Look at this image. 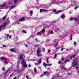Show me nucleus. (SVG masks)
Listing matches in <instances>:
<instances>
[{
	"instance_id": "nucleus-1",
	"label": "nucleus",
	"mask_w": 79,
	"mask_h": 79,
	"mask_svg": "<svg viewBox=\"0 0 79 79\" xmlns=\"http://www.w3.org/2000/svg\"><path fill=\"white\" fill-rule=\"evenodd\" d=\"M77 59V58H75L73 60V62L72 63V65L73 67H75L76 65H77L78 62H77V61H76Z\"/></svg>"
},
{
	"instance_id": "nucleus-2",
	"label": "nucleus",
	"mask_w": 79,
	"mask_h": 79,
	"mask_svg": "<svg viewBox=\"0 0 79 79\" xmlns=\"http://www.w3.org/2000/svg\"><path fill=\"white\" fill-rule=\"evenodd\" d=\"M69 60L68 59H66L65 60H64V59H62L60 61L58 62V64H63V63H66L67 62H69Z\"/></svg>"
},
{
	"instance_id": "nucleus-3",
	"label": "nucleus",
	"mask_w": 79,
	"mask_h": 79,
	"mask_svg": "<svg viewBox=\"0 0 79 79\" xmlns=\"http://www.w3.org/2000/svg\"><path fill=\"white\" fill-rule=\"evenodd\" d=\"M26 60H22V61L21 64L23 65V67H25V68H27V64H26Z\"/></svg>"
},
{
	"instance_id": "nucleus-4",
	"label": "nucleus",
	"mask_w": 79,
	"mask_h": 79,
	"mask_svg": "<svg viewBox=\"0 0 79 79\" xmlns=\"http://www.w3.org/2000/svg\"><path fill=\"white\" fill-rule=\"evenodd\" d=\"M63 2H64L59 1V0H58V1L54 0L52 2V3H53V4L56 3V4H57V5H59V3H63Z\"/></svg>"
},
{
	"instance_id": "nucleus-5",
	"label": "nucleus",
	"mask_w": 79,
	"mask_h": 79,
	"mask_svg": "<svg viewBox=\"0 0 79 79\" xmlns=\"http://www.w3.org/2000/svg\"><path fill=\"white\" fill-rule=\"evenodd\" d=\"M6 25V23H5L3 25H2L0 26V32L2 31V30L5 29Z\"/></svg>"
},
{
	"instance_id": "nucleus-6",
	"label": "nucleus",
	"mask_w": 79,
	"mask_h": 79,
	"mask_svg": "<svg viewBox=\"0 0 79 79\" xmlns=\"http://www.w3.org/2000/svg\"><path fill=\"white\" fill-rule=\"evenodd\" d=\"M37 55L38 56H40V53H41V49L38 48L37 51Z\"/></svg>"
},
{
	"instance_id": "nucleus-7",
	"label": "nucleus",
	"mask_w": 79,
	"mask_h": 79,
	"mask_svg": "<svg viewBox=\"0 0 79 79\" xmlns=\"http://www.w3.org/2000/svg\"><path fill=\"white\" fill-rule=\"evenodd\" d=\"M45 31V29L44 28V27L43 28V29L42 30V31H40V32H38L36 34V35H40L41 34V32H44Z\"/></svg>"
},
{
	"instance_id": "nucleus-8",
	"label": "nucleus",
	"mask_w": 79,
	"mask_h": 79,
	"mask_svg": "<svg viewBox=\"0 0 79 79\" xmlns=\"http://www.w3.org/2000/svg\"><path fill=\"white\" fill-rule=\"evenodd\" d=\"M41 59H40L38 61H37L38 63H35V65H38V64H39L40 63H41Z\"/></svg>"
},
{
	"instance_id": "nucleus-9",
	"label": "nucleus",
	"mask_w": 79,
	"mask_h": 79,
	"mask_svg": "<svg viewBox=\"0 0 79 79\" xmlns=\"http://www.w3.org/2000/svg\"><path fill=\"white\" fill-rule=\"evenodd\" d=\"M20 1H21V0H14V3L15 4L17 2H19Z\"/></svg>"
},
{
	"instance_id": "nucleus-10",
	"label": "nucleus",
	"mask_w": 79,
	"mask_h": 79,
	"mask_svg": "<svg viewBox=\"0 0 79 79\" xmlns=\"http://www.w3.org/2000/svg\"><path fill=\"white\" fill-rule=\"evenodd\" d=\"M23 55L21 54L20 55V56L19 57V60H23Z\"/></svg>"
},
{
	"instance_id": "nucleus-11",
	"label": "nucleus",
	"mask_w": 79,
	"mask_h": 79,
	"mask_svg": "<svg viewBox=\"0 0 79 79\" xmlns=\"http://www.w3.org/2000/svg\"><path fill=\"white\" fill-rule=\"evenodd\" d=\"M19 21H24V18L22 17L21 19H19Z\"/></svg>"
},
{
	"instance_id": "nucleus-12",
	"label": "nucleus",
	"mask_w": 79,
	"mask_h": 79,
	"mask_svg": "<svg viewBox=\"0 0 79 79\" xmlns=\"http://www.w3.org/2000/svg\"><path fill=\"white\" fill-rule=\"evenodd\" d=\"M53 34V31H51L48 33V34Z\"/></svg>"
},
{
	"instance_id": "nucleus-13",
	"label": "nucleus",
	"mask_w": 79,
	"mask_h": 79,
	"mask_svg": "<svg viewBox=\"0 0 79 79\" xmlns=\"http://www.w3.org/2000/svg\"><path fill=\"white\" fill-rule=\"evenodd\" d=\"M60 17L62 18V19H64V18H65V15H61Z\"/></svg>"
},
{
	"instance_id": "nucleus-14",
	"label": "nucleus",
	"mask_w": 79,
	"mask_h": 79,
	"mask_svg": "<svg viewBox=\"0 0 79 79\" xmlns=\"http://www.w3.org/2000/svg\"><path fill=\"white\" fill-rule=\"evenodd\" d=\"M73 20H74V21H78V22H79V20H78L77 19V18H73Z\"/></svg>"
},
{
	"instance_id": "nucleus-15",
	"label": "nucleus",
	"mask_w": 79,
	"mask_h": 79,
	"mask_svg": "<svg viewBox=\"0 0 79 79\" xmlns=\"http://www.w3.org/2000/svg\"><path fill=\"white\" fill-rule=\"evenodd\" d=\"M76 54H75L74 55L70 57V59H72L73 58H74L75 56H76Z\"/></svg>"
},
{
	"instance_id": "nucleus-16",
	"label": "nucleus",
	"mask_w": 79,
	"mask_h": 79,
	"mask_svg": "<svg viewBox=\"0 0 79 79\" xmlns=\"http://www.w3.org/2000/svg\"><path fill=\"white\" fill-rule=\"evenodd\" d=\"M6 5V4H2V5H1V7H4V6H5Z\"/></svg>"
},
{
	"instance_id": "nucleus-17",
	"label": "nucleus",
	"mask_w": 79,
	"mask_h": 79,
	"mask_svg": "<svg viewBox=\"0 0 79 79\" xmlns=\"http://www.w3.org/2000/svg\"><path fill=\"white\" fill-rule=\"evenodd\" d=\"M15 5L12 6L10 8V10L11 9H13V8H14L15 7Z\"/></svg>"
},
{
	"instance_id": "nucleus-18",
	"label": "nucleus",
	"mask_w": 79,
	"mask_h": 79,
	"mask_svg": "<svg viewBox=\"0 0 79 79\" xmlns=\"http://www.w3.org/2000/svg\"><path fill=\"white\" fill-rule=\"evenodd\" d=\"M50 41V39H47L46 40V42L47 43L49 42Z\"/></svg>"
},
{
	"instance_id": "nucleus-19",
	"label": "nucleus",
	"mask_w": 79,
	"mask_h": 79,
	"mask_svg": "<svg viewBox=\"0 0 79 79\" xmlns=\"http://www.w3.org/2000/svg\"><path fill=\"white\" fill-rule=\"evenodd\" d=\"M69 20H70V21H73V20H74V19L73 18L71 17L69 19Z\"/></svg>"
},
{
	"instance_id": "nucleus-20",
	"label": "nucleus",
	"mask_w": 79,
	"mask_h": 79,
	"mask_svg": "<svg viewBox=\"0 0 79 79\" xmlns=\"http://www.w3.org/2000/svg\"><path fill=\"white\" fill-rule=\"evenodd\" d=\"M19 24V23L17 21L15 22L14 23V24Z\"/></svg>"
},
{
	"instance_id": "nucleus-21",
	"label": "nucleus",
	"mask_w": 79,
	"mask_h": 79,
	"mask_svg": "<svg viewBox=\"0 0 79 79\" xmlns=\"http://www.w3.org/2000/svg\"><path fill=\"white\" fill-rule=\"evenodd\" d=\"M1 60H5V59L3 57H1Z\"/></svg>"
},
{
	"instance_id": "nucleus-22",
	"label": "nucleus",
	"mask_w": 79,
	"mask_h": 79,
	"mask_svg": "<svg viewBox=\"0 0 79 79\" xmlns=\"http://www.w3.org/2000/svg\"><path fill=\"white\" fill-rule=\"evenodd\" d=\"M60 31V29L59 28H57L56 29V30H55L56 32H57V31Z\"/></svg>"
},
{
	"instance_id": "nucleus-23",
	"label": "nucleus",
	"mask_w": 79,
	"mask_h": 79,
	"mask_svg": "<svg viewBox=\"0 0 79 79\" xmlns=\"http://www.w3.org/2000/svg\"><path fill=\"white\" fill-rule=\"evenodd\" d=\"M70 39L71 40H73V35H70Z\"/></svg>"
},
{
	"instance_id": "nucleus-24",
	"label": "nucleus",
	"mask_w": 79,
	"mask_h": 79,
	"mask_svg": "<svg viewBox=\"0 0 79 79\" xmlns=\"http://www.w3.org/2000/svg\"><path fill=\"white\" fill-rule=\"evenodd\" d=\"M47 64L45 63H43V65L44 66V67H45L46 66H47Z\"/></svg>"
},
{
	"instance_id": "nucleus-25",
	"label": "nucleus",
	"mask_w": 79,
	"mask_h": 79,
	"mask_svg": "<svg viewBox=\"0 0 79 79\" xmlns=\"http://www.w3.org/2000/svg\"><path fill=\"white\" fill-rule=\"evenodd\" d=\"M23 32V33H25V34H26V33H27V32H26V31L24 30H23L22 31Z\"/></svg>"
},
{
	"instance_id": "nucleus-26",
	"label": "nucleus",
	"mask_w": 79,
	"mask_h": 79,
	"mask_svg": "<svg viewBox=\"0 0 79 79\" xmlns=\"http://www.w3.org/2000/svg\"><path fill=\"white\" fill-rule=\"evenodd\" d=\"M10 50L12 52H14V49H10Z\"/></svg>"
},
{
	"instance_id": "nucleus-27",
	"label": "nucleus",
	"mask_w": 79,
	"mask_h": 79,
	"mask_svg": "<svg viewBox=\"0 0 79 79\" xmlns=\"http://www.w3.org/2000/svg\"><path fill=\"white\" fill-rule=\"evenodd\" d=\"M39 44H37V45H35V47H39Z\"/></svg>"
},
{
	"instance_id": "nucleus-28",
	"label": "nucleus",
	"mask_w": 79,
	"mask_h": 79,
	"mask_svg": "<svg viewBox=\"0 0 79 79\" xmlns=\"http://www.w3.org/2000/svg\"><path fill=\"white\" fill-rule=\"evenodd\" d=\"M62 68H63V69L64 70H65V69H66V68H65V67H64V66H62Z\"/></svg>"
},
{
	"instance_id": "nucleus-29",
	"label": "nucleus",
	"mask_w": 79,
	"mask_h": 79,
	"mask_svg": "<svg viewBox=\"0 0 79 79\" xmlns=\"http://www.w3.org/2000/svg\"><path fill=\"white\" fill-rule=\"evenodd\" d=\"M43 11H44V9H40V13H42Z\"/></svg>"
},
{
	"instance_id": "nucleus-30",
	"label": "nucleus",
	"mask_w": 79,
	"mask_h": 79,
	"mask_svg": "<svg viewBox=\"0 0 79 79\" xmlns=\"http://www.w3.org/2000/svg\"><path fill=\"white\" fill-rule=\"evenodd\" d=\"M61 11H58L57 12H56V14H58V13H61Z\"/></svg>"
},
{
	"instance_id": "nucleus-31",
	"label": "nucleus",
	"mask_w": 79,
	"mask_h": 79,
	"mask_svg": "<svg viewBox=\"0 0 79 79\" xmlns=\"http://www.w3.org/2000/svg\"><path fill=\"white\" fill-rule=\"evenodd\" d=\"M34 71H35V73H36V72H37V69H36V68H34Z\"/></svg>"
},
{
	"instance_id": "nucleus-32",
	"label": "nucleus",
	"mask_w": 79,
	"mask_h": 79,
	"mask_svg": "<svg viewBox=\"0 0 79 79\" xmlns=\"http://www.w3.org/2000/svg\"><path fill=\"white\" fill-rule=\"evenodd\" d=\"M46 60H47V63H49V62H48V59L47 58L46 59Z\"/></svg>"
},
{
	"instance_id": "nucleus-33",
	"label": "nucleus",
	"mask_w": 79,
	"mask_h": 79,
	"mask_svg": "<svg viewBox=\"0 0 79 79\" xmlns=\"http://www.w3.org/2000/svg\"><path fill=\"white\" fill-rule=\"evenodd\" d=\"M57 56V55L55 54L54 56V58H56Z\"/></svg>"
},
{
	"instance_id": "nucleus-34",
	"label": "nucleus",
	"mask_w": 79,
	"mask_h": 79,
	"mask_svg": "<svg viewBox=\"0 0 79 79\" xmlns=\"http://www.w3.org/2000/svg\"><path fill=\"white\" fill-rule=\"evenodd\" d=\"M78 8V6H77L74 8V9L75 10H76V9H77Z\"/></svg>"
},
{
	"instance_id": "nucleus-35",
	"label": "nucleus",
	"mask_w": 79,
	"mask_h": 79,
	"mask_svg": "<svg viewBox=\"0 0 79 79\" xmlns=\"http://www.w3.org/2000/svg\"><path fill=\"white\" fill-rule=\"evenodd\" d=\"M47 73V72H44V75H46Z\"/></svg>"
},
{
	"instance_id": "nucleus-36",
	"label": "nucleus",
	"mask_w": 79,
	"mask_h": 79,
	"mask_svg": "<svg viewBox=\"0 0 79 79\" xmlns=\"http://www.w3.org/2000/svg\"><path fill=\"white\" fill-rule=\"evenodd\" d=\"M4 63H6V64H8V62L6 61H5Z\"/></svg>"
},
{
	"instance_id": "nucleus-37",
	"label": "nucleus",
	"mask_w": 79,
	"mask_h": 79,
	"mask_svg": "<svg viewBox=\"0 0 79 79\" xmlns=\"http://www.w3.org/2000/svg\"><path fill=\"white\" fill-rule=\"evenodd\" d=\"M52 64H47V66H52Z\"/></svg>"
},
{
	"instance_id": "nucleus-38",
	"label": "nucleus",
	"mask_w": 79,
	"mask_h": 79,
	"mask_svg": "<svg viewBox=\"0 0 79 79\" xmlns=\"http://www.w3.org/2000/svg\"><path fill=\"white\" fill-rule=\"evenodd\" d=\"M8 73V71H6L5 73H4L5 75H6V74H7V73Z\"/></svg>"
},
{
	"instance_id": "nucleus-39",
	"label": "nucleus",
	"mask_w": 79,
	"mask_h": 79,
	"mask_svg": "<svg viewBox=\"0 0 79 79\" xmlns=\"http://www.w3.org/2000/svg\"><path fill=\"white\" fill-rule=\"evenodd\" d=\"M57 45H58V43H56L55 44V47H56L57 46Z\"/></svg>"
},
{
	"instance_id": "nucleus-40",
	"label": "nucleus",
	"mask_w": 79,
	"mask_h": 79,
	"mask_svg": "<svg viewBox=\"0 0 79 79\" xmlns=\"http://www.w3.org/2000/svg\"><path fill=\"white\" fill-rule=\"evenodd\" d=\"M6 17H3L2 18V19H5V18H6Z\"/></svg>"
},
{
	"instance_id": "nucleus-41",
	"label": "nucleus",
	"mask_w": 79,
	"mask_h": 79,
	"mask_svg": "<svg viewBox=\"0 0 79 79\" xmlns=\"http://www.w3.org/2000/svg\"><path fill=\"white\" fill-rule=\"evenodd\" d=\"M30 13L31 15H32V14H33V13L32 12V11H31Z\"/></svg>"
},
{
	"instance_id": "nucleus-42",
	"label": "nucleus",
	"mask_w": 79,
	"mask_h": 79,
	"mask_svg": "<svg viewBox=\"0 0 79 79\" xmlns=\"http://www.w3.org/2000/svg\"><path fill=\"white\" fill-rule=\"evenodd\" d=\"M43 11H44L45 12H46V11H47V10H46L43 9Z\"/></svg>"
},
{
	"instance_id": "nucleus-43",
	"label": "nucleus",
	"mask_w": 79,
	"mask_h": 79,
	"mask_svg": "<svg viewBox=\"0 0 79 79\" xmlns=\"http://www.w3.org/2000/svg\"><path fill=\"white\" fill-rule=\"evenodd\" d=\"M9 39H11V36L10 35L9 36Z\"/></svg>"
},
{
	"instance_id": "nucleus-44",
	"label": "nucleus",
	"mask_w": 79,
	"mask_h": 79,
	"mask_svg": "<svg viewBox=\"0 0 79 79\" xmlns=\"http://www.w3.org/2000/svg\"><path fill=\"white\" fill-rule=\"evenodd\" d=\"M2 69V71H5V68L4 67H3Z\"/></svg>"
},
{
	"instance_id": "nucleus-45",
	"label": "nucleus",
	"mask_w": 79,
	"mask_h": 79,
	"mask_svg": "<svg viewBox=\"0 0 79 79\" xmlns=\"http://www.w3.org/2000/svg\"><path fill=\"white\" fill-rule=\"evenodd\" d=\"M28 67H29V68L31 67V64H29Z\"/></svg>"
},
{
	"instance_id": "nucleus-46",
	"label": "nucleus",
	"mask_w": 79,
	"mask_h": 79,
	"mask_svg": "<svg viewBox=\"0 0 79 79\" xmlns=\"http://www.w3.org/2000/svg\"><path fill=\"white\" fill-rule=\"evenodd\" d=\"M2 47H3V48H4V47H6V46H5L4 45H2Z\"/></svg>"
},
{
	"instance_id": "nucleus-47",
	"label": "nucleus",
	"mask_w": 79,
	"mask_h": 79,
	"mask_svg": "<svg viewBox=\"0 0 79 79\" xmlns=\"http://www.w3.org/2000/svg\"><path fill=\"white\" fill-rule=\"evenodd\" d=\"M53 12H54V13H55V12H56V10L55 9H54L53 11Z\"/></svg>"
},
{
	"instance_id": "nucleus-48",
	"label": "nucleus",
	"mask_w": 79,
	"mask_h": 79,
	"mask_svg": "<svg viewBox=\"0 0 79 79\" xmlns=\"http://www.w3.org/2000/svg\"><path fill=\"white\" fill-rule=\"evenodd\" d=\"M6 36L7 37H9V35L8 34H7Z\"/></svg>"
},
{
	"instance_id": "nucleus-49",
	"label": "nucleus",
	"mask_w": 79,
	"mask_h": 79,
	"mask_svg": "<svg viewBox=\"0 0 79 79\" xmlns=\"http://www.w3.org/2000/svg\"><path fill=\"white\" fill-rule=\"evenodd\" d=\"M50 52H51V50H49L48 51V53H50Z\"/></svg>"
},
{
	"instance_id": "nucleus-50",
	"label": "nucleus",
	"mask_w": 79,
	"mask_h": 79,
	"mask_svg": "<svg viewBox=\"0 0 79 79\" xmlns=\"http://www.w3.org/2000/svg\"><path fill=\"white\" fill-rule=\"evenodd\" d=\"M26 77H27V79H29V77H28V76H26Z\"/></svg>"
},
{
	"instance_id": "nucleus-51",
	"label": "nucleus",
	"mask_w": 79,
	"mask_h": 79,
	"mask_svg": "<svg viewBox=\"0 0 79 79\" xmlns=\"http://www.w3.org/2000/svg\"><path fill=\"white\" fill-rule=\"evenodd\" d=\"M33 19H34V20H35V19H36V18H34Z\"/></svg>"
},
{
	"instance_id": "nucleus-52",
	"label": "nucleus",
	"mask_w": 79,
	"mask_h": 79,
	"mask_svg": "<svg viewBox=\"0 0 79 79\" xmlns=\"http://www.w3.org/2000/svg\"><path fill=\"white\" fill-rule=\"evenodd\" d=\"M78 68H79L78 67H77V66H76V69H78Z\"/></svg>"
},
{
	"instance_id": "nucleus-53",
	"label": "nucleus",
	"mask_w": 79,
	"mask_h": 79,
	"mask_svg": "<svg viewBox=\"0 0 79 79\" xmlns=\"http://www.w3.org/2000/svg\"><path fill=\"white\" fill-rule=\"evenodd\" d=\"M50 68H48V70L50 71Z\"/></svg>"
},
{
	"instance_id": "nucleus-54",
	"label": "nucleus",
	"mask_w": 79,
	"mask_h": 79,
	"mask_svg": "<svg viewBox=\"0 0 79 79\" xmlns=\"http://www.w3.org/2000/svg\"><path fill=\"white\" fill-rule=\"evenodd\" d=\"M74 45H76V42H75L73 44Z\"/></svg>"
},
{
	"instance_id": "nucleus-55",
	"label": "nucleus",
	"mask_w": 79,
	"mask_h": 79,
	"mask_svg": "<svg viewBox=\"0 0 79 79\" xmlns=\"http://www.w3.org/2000/svg\"><path fill=\"white\" fill-rule=\"evenodd\" d=\"M64 50V49L63 48H62L61 49V51H63Z\"/></svg>"
},
{
	"instance_id": "nucleus-56",
	"label": "nucleus",
	"mask_w": 79,
	"mask_h": 79,
	"mask_svg": "<svg viewBox=\"0 0 79 79\" xmlns=\"http://www.w3.org/2000/svg\"><path fill=\"white\" fill-rule=\"evenodd\" d=\"M59 47H56V49H59Z\"/></svg>"
},
{
	"instance_id": "nucleus-57",
	"label": "nucleus",
	"mask_w": 79,
	"mask_h": 79,
	"mask_svg": "<svg viewBox=\"0 0 79 79\" xmlns=\"http://www.w3.org/2000/svg\"><path fill=\"white\" fill-rule=\"evenodd\" d=\"M16 77H14V79H17V78H16Z\"/></svg>"
},
{
	"instance_id": "nucleus-58",
	"label": "nucleus",
	"mask_w": 79,
	"mask_h": 79,
	"mask_svg": "<svg viewBox=\"0 0 79 79\" xmlns=\"http://www.w3.org/2000/svg\"><path fill=\"white\" fill-rule=\"evenodd\" d=\"M35 40H36V42H37V39L36 38V39H35Z\"/></svg>"
},
{
	"instance_id": "nucleus-59",
	"label": "nucleus",
	"mask_w": 79,
	"mask_h": 79,
	"mask_svg": "<svg viewBox=\"0 0 79 79\" xmlns=\"http://www.w3.org/2000/svg\"><path fill=\"white\" fill-rule=\"evenodd\" d=\"M13 74V73H12L11 75H10V77L12 76V75Z\"/></svg>"
},
{
	"instance_id": "nucleus-60",
	"label": "nucleus",
	"mask_w": 79,
	"mask_h": 79,
	"mask_svg": "<svg viewBox=\"0 0 79 79\" xmlns=\"http://www.w3.org/2000/svg\"><path fill=\"white\" fill-rule=\"evenodd\" d=\"M19 73V71L18 70V71H17V73Z\"/></svg>"
},
{
	"instance_id": "nucleus-61",
	"label": "nucleus",
	"mask_w": 79,
	"mask_h": 79,
	"mask_svg": "<svg viewBox=\"0 0 79 79\" xmlns=\"http://www.w3.org/2000/svg\"><path fill=\"white\" fill-rule=\"evenodd\" d=\"M66 50H67V51L69 50V49H66Z\"/></svg>"
},
{
	"instance_id": "nucleus-62",
	"label": "nucleus",
	"mask_w": 79,
	"mask_h": 79,
	"mask_svg": "<svg viewBox=\"0 0 79 79\" xmlns=\"http://www.w3.org/2000/svg\"><path fill=\"white\" fill-rule=\"evenodd\" d=\"M26 47H27V45H26Z\"/></svg>"
},
{
	"instance_id": "nucleus-63",
	"label": "nucleus",
	"mask_w": 79,
	"mask_h": 79,
	"mask_svg": "<svg viewBox=\"0 0 79 79\" xmlns=\"http://www.w3.org/2000/svg\"><path fill=\"white\" fill-rule=\"evenodd\" d=\"M69 75H71V73H69Z\"/></svg>"
},
{
	"instance_id": "nucleus-64",
	"label": "nucleus",
	"mask_w": 79,
	"mask_h": 79,
	"mask_svg": "<svg viewBox=\"0 0 79 79\" xmlns=\"http://www.w3.org/2000/svg\"><path fill=\"white\" fill-rule=\"evenodd\" d=\"M54 79V78H52L51 79Z\"/></svg>"
}]
</instances>
